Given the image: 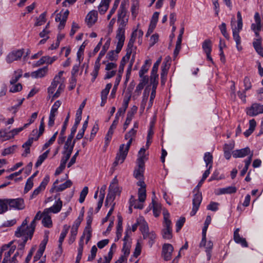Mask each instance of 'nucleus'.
<instances>
[{
	"instance_id": "f257e3e1",
	"label": "nucleus",
	"mask_w": 263,
	"mask_h": 263,
	"mask_svg": "<svg viewBox=\"0 0 263 263\" xmlns=\"http://www.w3.org/2000/svg\"><path fill=\"white\" fill-rule=\"evenodd\" d=\"M212 218L210 216L208 215L206 216L205 222L204 223V226L202 230V238L200 243V247H204L206 252L208 259L210 260L211 258V252L212 250L213 243L212 240H209L206 241V231L209 224L211 223Z\"/></svg>"
},
{
	"instance_id": "f03ea898",
	"label": "nucleus",
	"mask_w": 263,
	"mask_h": 263,
	"mask_svg": "<svg viewBox=\"0 0 263 263\" xmlns=\"http://www.w3.org/2000/svg\"><path fill=\"white\" fill-rule=\"evenodd\" d=\"M28 217H27L22 222L21 226L17 228L15 231V235L17 237H23V241L19 245L21 246V252L22 254L23 253V249L28 238L31 239L33 233L31 234L29 233L30 229H29L27 224L28 222Z\"/></svg>"
},
{
	"instance_id": "7ed1b4c3",
	"label": "nucleus",
	"mask_w": 263,
	"mask_h": 263,
	"mask_svg": "<svg viewBox=\"0 0 263 263\" xmlns=\"http://www.w3.org/2000/svg\"><path fill=\"white\" fill-rule=\"evenodd\" d=\"M163 215V229L162 231V235L163 238L170 239L172 237V222L170 219V215L168 212L164 210Z\"/></svg>"
},
{
	"instance_id": "20e7f679",
	"label": "nucleus",
	"mask_w": 263,
	"mask_h": 263,
	"mask_svg": "<svg viewBox=\"0 0 263 263\" xmlns=\"http://www.w3.org/2000/svg\"><path fill=\"white\" fill-rule=\"evenodd\" d=\"M127 140L128 141L126 145H125L124 144H121L120 146L119 152L117 154V155L116 158V160L114 163L115 165H117L119 163H122L124 162L125 159L126 158V157L129 151V148L133 140L131 139H128Z\"/></svg>"
},
{
	"instance_id": "39448f33",
	"label": "nucleus",
	"mask_w": 263,
	"mask_h": 263,
	"mask_svg": "<svg viewBox=\"0 0 263 263\" xmlns=\"http://www.w3.org/2000/svg\"><path fill=\"white\" fill-rule=\"evenodd\" d=\"M158 68V67H153L150 77V83L148 85L150 88L151 86L152 87L149 99L151 101H154L155 98L156 89L158 84V74L157 73Z\"/></svg>"
},
{
	"instance_id": "423d86ee",
	"label": "nucleus",
	"mask_w": 263,
	"mask_h": 263,
	"mask_svg": "<svg viewBox=\"0 0 263 263\" xmlns=\"http://www.w3.org/2000/svg\"><path fill=\"white\" fill-rule=\"evenodd\" d=\"M128 21V16L126 15V10L124 5L121 4L118 11V29L125 30Z\"/></svg>"
},
{
	"instance_id": "0eeeda50",
	"label": "nucleus",
	"mask_w": 263,
	"mask_h": 263,
	"mask_svg": "<svg viewBox=\"0 0 263 263\" xmlns=\"http://www.w3.org/2000/svg\"><path fill=\"white\" fill-rule=\"evenodd\" d=\"M213 156L210 152H206L204 154L203 160L205 163L206 170L204 171L202 175V178L201 181L198 183V186L200 183L202 182L208 177L210 174L211 170L213 166Z\"/></svg>"
},
{
	"instance_id": "6e6552de",
	"label": "nucleus",
	"mask_w": 263,
	"mask_h": 263,
	"mask_svg": "<svg viewBox=\"0 0 263 263\" xmlns=\"http://www.w3.org/2000/svg\"><path fill=\"white\" fill-rule=\"evenodd\" d=\"M25 52L24 49H15L11 51L6 57V60L8 64H11L17 61L22 57Z\"/></svg>"
},
{
	"instance_id": "1a4fd4ad",
	"label": "nucleus",
	"mask_w": 263,
	"mask_h": 263,
	"mask_svg": "<svg viewBox=\"0 0 263 263\" xmlns=\"http://www.w3.org/2000/svg\"><path fill=\"white\" fill-rule=\"evenodd\" d=\"M7 205H9L10 209L21 210L25 207L24 201L22 198L7 199Z\"/></svg>"
},
{
	"instance_id": "9d476101",
	"label": "nucleus",
	"mask_w": 263,
	"mask_h": 263,
	"mask_svg": "<svg viewBox=\"0 0 263 263\" xmlns=\"http://www.w3.org/2000/svg\"><path fill=\"white\" fill-rule=\"evenodd\" d=\"M246 110L247 114L249 116H256L263 113V104L253 103L250 107H247Z\"/></svg>"
},
{
	"instance_id": "9b49d317",
	"label": "nucleus",
	"mask_w": 263,
	"mask_h": 263,
	"mask_svg": "<svg viewBox=\"0 0 263 263\" xmlns=\"http://www.w3.org/2000/svg\"><path fill=\"white\" fill-rule=\"evenodd\" d=\"M125 29H118L116 32V38L118 41L117 44V51L120 52L124 45L125 39Z\"/></svg>"
},
{
	"instance_id": "f8f14e48",
	"label": "nucleus",
	"mask_w": 263,
	"mask_h": 263,
	"mask_svg": "<svg viewBox=\"0 0 263 263\" xmlns=\"http://www.w3.org/2000/svg\"><path fill=\"white\" fill-rule=\"evenodd\" d=\"M174 250L173 247L169 243H165L162 247V256L165 260H170L172 258V254Z\"/></svg>"
},
{
	"instance_id": "ddd939ff",
	"label": "nucleus",
	"mask_w": 263,
	"mask_h": 263,
	"mask_svg": "<svg viewBox=\"0 0 263 263\" xmlns=\"http://www.w3.org/2000/svg\"><path fill=\"white\" fill-rule=\"evenodd\" d=\"M137 184L140 187L138 190V200L140 202H144L146 197V184L144 181H138Z\"/></svg>"
},
{
	"instance_id": "4468645a",
	"label": "nucleus",
	"mask_w": 263,
	"mask_h": 263,
	"mask_svg": "<svg viewBox=\"0 0 263 263\" xmlns=\"http://www.w3.org/2000/svg\"><path fill=\"white\" fill-rule=\"evenodd\" d=\"M108 192L116 196L120 195L121 189L118 185V181L117 177H115L110 183L108 189Z\"/></svg>"
},
{
	"instance_id": "2eb2a0df",
	"label": "nucleus",
	"mask_w": 263,
	"mask_h": 263,
	"mask_svg": "<svg viewBox=\"0 0 263 263\" xmlns=\"http://www.w3.org/2000/svg\"><path fill=\"white\" fill-rule=\"evenodd\" d=\"M153 197L152 198V203L149 205V206H151L153 208V214L155 217H158L159 216L161 210V205L160 203H158L156 201V196L155 194V192H153Z\"/></svg>"
},
{
	"instance_id": "dca6fc26",
	"label": "nucleus",
	"mask_w": 263,
	"mask_h": 263,
	"mask_svg": "<svg viewBox=\"0 0 263 263\" xmlns=\"http://www.w3.org/2000/svg\"><path fill=\"white\" fill-rule=\"evenodd\" d=\"M97 11L92 10L87 14L85 18V21L89 27H91L97 22Z\"/></svg>"
},
{
	"instance_id": "f3484780",
	"label": "nucleus",
	"mask_w": 263,
	"mask_h": 263,
	"mask_svg": "<svg viewBox=\"0 0 263 263\" xmlns=\"http://www.w3.org/2000/svg\"><path fill=\"white\" fill-rule=\"evenodd\" d=\"M252 152L248 147H245L240 149H236L232 152V155L234 158H243L247 155H250Z\"/></svg>"
},
{
	"instance_id": "a211bd4d",
	"label": "nucleus",
	"mask_w": 263,
	"mask_h": 263,
	"mask_svg": "<svg viewBox=\"0 0 263 263\" xmlns=\"http://www.w3.org/2000/svg\"><path fill=\"white\" fill-rule=\"evenodd\" d=\"M202 49L204 52L206 54L207 60L212 62V57H211V52L212 50V42L210 40H205L202 43Z\"/></svg>"
},
{
	"instance_id": "6ab92c4d",
	"label": "nucleus",
	"mask_w": 263,
	"mask_h": 263,
	"mask_svg": "<svg viewBox=\"0 0 263 263\" xmlns=\"http://www.w3.org/2000/svg\"><path fill=\"white\" fill-rule=\"evenodd\" d=\"M62 207V201L59 199L55 202L54 204L52 206L49 208H46L44 209L45 213H58L61 211Z\"/></svg>"
},
{
	"instance_id": "aec40b11",
	"label": "nucleus",
	"mask_w": 263,
	"mask_h": 263,
	"mask_svg": "<svg viewBox=\"0 0 263 263\" xmlns=\"http://www.w3.org/2000/svg\"><path fill=\"white\" fill-rule=\"evenodd\" d=\"M144 171V164L143 162L138 163V168L134 172L135 177L139 180L138 181H143V172Z\"/></svg>"
},
{
	"instance_id": "412c9836",
	"label": "nucleus",
	"mask_w": 263,
	"mask_h": 263,
	"mask_svg": "<svg viewBox=\"0 0 263 263\" xmlns=\"http://www.w3.org/2000/svg\"><path fill=\"white\" fill-rule=\"evenodd\" d=\"M237 191V189L234 186H229L228 187L218 189L215 191V194L217 195L222 194H229L235 193Z\"/></svg>"
},
{
	"instance_id": "4be33fe9",
	"label": "nucleus",
	"mask_w": 263,
	"mask_h": 263,
	"mask_svg": "<svg viewBox=\"0 0 263 263\" xmlns=\"http://www.w3.org/2000/svg\"><path fill=\"white\" fill-rule=\"evenodd\" d=\"M239 229L237 228L234 232V240L237 243L240 244L242 247H247L248 243L245 238L241 237L239 234Z\"/></svg>"
},
{
	"instance_id": "5701e85b",
	"label": "nucleus",
	"mask_w": 263,
	"mask_h": 263,
	"mask_svg": "<svg viewBox=\"0 0 263 263\" xmlns=\"http://www.w3.org/2000/svg\"><path fill=\"white\" fill-rule=\"evenodd\" d=\"M143 35V32L141 30H135L131 35L130 39L128 43V46L129 47H133L136 38L137 37H138L139 39L142 38Z\"/></svg>"
},
{
	"instance_id": "b1692460",
	"label": "nucleus",
	"mask_w": 263,
	"mask_h": 263,
	"mask_svg": "<svg viewBox=\"0 0 263 263\" xmlns=\"http://www.w3.org/2000/svg\"><path fill=\"white\" fill-rule=\"evenodd\" d=\"M47 70V67H43L42 68H39L36 71L32 72L30 76L34 79L41 78L46 75Z\"/></svg>"
},
{
	"instance_id": "393cba45",
	"label": "nucleus",
	"mask_w": 263,
	"mask_h": 263,
	"mask_svg": "<svg viewBox=\"0 0 263 263\" xmlns=\"http://www.w3.org/2000/svg\"><path fill=\"white\" fill-rule=\"evenodd\" d=\"M57 60V57H50L49 56H44L42 57L36 63L37 66L46 64L51 65Z\"/></svg>"
},
{
	"instance_id": "a878e982",
	"label": "nucleus",
	"mask_w": 263,
	"mask_h": 263,
	"mask_svg": "<svg viewBox=\"0 0 263 263\" xmlns=\"http://www.w3.org/2000/svg\"><path fill=\"white\" fill-rule=\"evenodd\" d=\"M234 147V144L231 143L229 144H225L223 146L224 157L227 160H229L231 157L232 153L231 151Z\"/></svg>"
},
{
	"instance_id": "bb28decb",
	"label": "nucleus",
	"mask_w": 263,
	"mask_h": 263,
	"mask_svg": "<svg viewBox=\"0 0 263 263\" xmlns=\"http://www.w3.org/2000/svg\"><path fill=\"white\" fill-rule=\"evenodd\" d=\"M42 215L43 219L42 222L43 225L46 228H51L52 226V222L49 213H45V211L44 210Z\"/></svg>"
},
{
	"instance_id": "cd10ccee",
	"label": "nucleus",
	"mask_w": 263,
	"mask_h": 263,
	"mask_svg": "<svg viewBox=\"0 0 263 263\" xmlns=\"http://www.w3.org/2000/svg\"><path fill=\"white\" fill-rule=\"evenodd\" d=\"M253 45L256 51L261 56L263 57V48L261 46V38L254 39Z\"/></svg>"
},
{
	"instance_id": "c85d7f7f",
	"label": "nucleus",
	"mask_w": 263,
	"mask_h": 263,
	"mask_svg": "<svg viewBox=\"0 0 263 263\" xmlns=\"http://www.w3.org/2000/svg\"><path fill=\"white\" fill-rule=\"evenodd\" d=\"M150 89L151 88H149V86H147L144 90L142 96V100L140 106V109L143 111L145 107L146 102L149 96Z\"/></svg>"
},
{
	"instance_id": "c756f323",
	"label": "nucleus",
	"mask_w": 263,
	"mask_h": 263,
	"mask_svg": "<svg viewBox=\"0 0 263 263\" xmlns=\"http://www.w3.org/2000/svg\"><path fill=\"white\" fill-rule=\"evenodd\" d=\"M143 237L144 239L148 240V245L151 247L155 242V240L156 238V235L154 232L149 231L143 235Z\"/></svg>"
},
{
	"instance_id": "7c9ffc66",
	"label": "nucleus",
	"mask_w": 263,
	"mask_h": 263,
	"mask_svg": "<svg viewBox=\"0 0 263 263\" xmlns=\"http://www.w3.org/2000/svg\"><path fill=\"white\" fill-rule=\"evenodd\" d=\"M111 0H101L98 7V10L100 14H104L108 9Z\"/></svg>"
},
{
	"instance_id": "2f4dec72",
	"label": "nucleus",
	"mask_w": 263,
	"mask_h": 263,
	"mask_svg": "<svg viewBox=\"0 0 263 263\" xmlns=\"http://www.w3.org/2000/svg\"><path fill=\"white\" fill-rule=\"evenodd\" d=\"M233 31V37L236 44V47L238 50L241 49V46H240L241 40L240 37L239 35V32L237 31L236 28H232Z\"/></svg>"
},
{
	"instance_id": "473e14b6",
	"label": "nucleus",
	"mask_w": 263,
	"mask_h": 263,
	"mask_svg": "<svg viewBox=\"0 0 263 263\" xmlns=\"http://www.w3.org/2000/svg\"><path fill=\"white\" fill-rule=\"evenodd\" d=\"M143 202H140L137 200L133 196H131L129 199V204L130 206H133L135 209H142L143 208Z\"/></svg>"
},
{
	"instance_id": "72a5a7b5",
	"label": "nucleus",
	"mask_w": 263,
	"mask_h": 263,
	"mask_svg": "<svg viewBox=\"0 0 263 263\" xmlns=\"http://www.w3.org/2000/svg\"><path fill=\"white\" fill-rule=\"evenodd\" d=\"M69 226L65 224L63 226V230L60 234L59 240V248H61L62 243L68 232Z\"/></svg>"
},
{
	"instance_id": "f704fd0d",
	"label": "nucleus",
	"mask_w": 263,
	"mask_h": 263,
	"mask_svg": "<svg viewBox=\"0 0 263 263\" xmlns=\"http://www.w3.org/2000/svg\"><path fill=\"white\" fill-rule=\"evenodd\" d=\"M73 149H71V147L70 148H64V157L62 158L61 160V163L66 165L67 161L69 159L71 154L72 152Z\"/></svg>"
},
{
	"instance_id": "c9c22d12",
	"label": "nucleus",
	"mask_w": 263,
	"mask_h": 263,
	"mask_svg": "<svg viewBox=\"0 0 263 263\" xmlns=\"http://www.w3.org/2000/svg\"><path fill=\"white\" fill-rule=\"evenodd\" d=\"M131 12L133 17L135 18L138 13L139 1L138 0H132Z\"/></svg>"
},
{
	"instance_id": "e433bc0d",
	"label": "nucleus",
	"mask_w": 263,
	"mask_h": 263,
	"mask_svg": "<svg viewBox=\"0 0 263 263\" xmlns=\"http://www.w3.org/2000/svg\"><path fill=\"white\" fill-rule=\"evenodd\" d=\"M23 72L21 69H18L16 71H15L12 77L11 78L10 83L11 85L14 84L22 76Z\"/></svg>"
},
{
	"instance_id": "4c0bfd02",
	"label": "nucleus",
	"mask_w": 263,
	"mask_h": 263,
	"mask_svg": "<svg viewBox=\"0 0 263 263\" xmlns=\"http://www.w3.org/2000/svg\"><path fill=\"white\" fill-rule=\"evenodd\" d=\"M86 104V100H84L80 105L79 106V108L77 111V113L76 115V119L75 121H77V122H80L81 119H82V110L85 107V105Z\"/></svg>"
},
{
	"instance_id": "58836bf2",
	"label": "nucleus",
	"mask_w": 263,
	"mask_h": 263,
	"mask_svg": "<svg viewBox=\"0 0 263 263\" xmlns=\"http://www.w3.org/2000/svg\"><path fill=\"white\" fill-rule=\"evenodd\" d=\"M132 48L133 47H129L127 46L126 54L124 57H123L121 62L120 66H124L127 63V62L129 60L132 54Z\"/></svg>"
},
{
	"instance_id": "ea45409f",
	"label": "nucleus",
	"mask_w": 263,
	"mask_h": 263,
	"mask_svg": "<svg viewBox=\"0 0 263 263\" xmlns=\"http://www.w3.org/2000/svg\"><path fill=\"white\" fill-rule=\"evenodd\" d=\"M72 182L70 180H67L64 183L55 187V190L57 192H61L64 191L67 188L70 187L72 185Z\"/></svg>"
},
{
	"instance_id": "a19ab883",
	"label": "nucleus",
	"mask_w": 263,
	"mask_h": 263,
	"mask_svg": "<svg viewBox=\"0 0 263 263\" xmlns=\"http://www.w3.org/2000/svg\"><path fill=\"white\" fill-rule=\"evenodd\" d=\"M74 136V135L70 133V134L68 136L66 141L65 142L64 148L71 147V149L73 148V147H74V145L75 144V141L74 140L72 142V140Z\"/></svg>"
},
{
	"instance_id": "79ce46f5",
	"label": "nucleus",
	"mask_w": 263,
	"mask_h": 263,
	"mask_svg": "<svg viewBox=\"0 0 263 263\" xmlns=\"http://www.w3.org/2000/svg\"><path fill=\"white\" fill-rule=\"evenodd\" d=\"M24 128L25 127H24V126H23L22 127H19V128L13 129L12 130L9 131V132H7V136L8 137V140L13 138L14 137V136L16 135L20 132L22 131Z\"/></svg>"
},
{
	"instance_id": "37998d69",
	"label": "nucleus",
	"mask_w": 263,
	"mask_h": 263,
	"mask_svg": "<svg viewBox=\"0 0 263 263\" xmlns=\"http://www.w3.org/2000/svg\"><path fill=\"white\" fill-rule=\"evenodd\" d=\"M49 153V150H47L42 155H40L35 164V167H37L40 166L43 161L47 158L48 155Z\"/></svg>"
},
{
	"instance_id": "c03bdc74",
	"label": "nucleus",
	"mask_w": 263,
	"mask_h": 263,
	"mask_svg": "<svg viewBox=\"0 0 263 263\" xmlns=\"http://www.w3.org/2000/svg\"><path fill=\"white\" fill-rule=\"evenodd\" d=\"M92 230L91 227L86 226L82 236H84V238L86 237V243H87L91 237Z\"/></svg>"
},
{
	"instance_id": "a18cd8bd",
	"label": "nucleus",
	"mask_w": 263,
	"mask_h": 263,
	"mask_svg": "<svg viewBox=\"0 0 263 263\" xmlns=\"http://www.w3.org/2000/svg\"><path fill=\"white\" fill-rule=\"evenodd\" d=\"M115 197H116V195L112 194V193H110L109 192H108V193L107 195L106 198L105 205L106 206H107L109 205L112 206V204L115 203L114 202V201L115 199Z\"/></svg>"
},
{
	"instance_id": "49530a36",
	"label": "nucleus",
	"mask_w": 263,
	"mask_h": 263,
	"mask_svg": "<svg viewBox=\"0 0 263 263\" xmlns=\"http://www.w3.org/2000/svg\"><path fill=\"white\" fill-rule=\"evenodd\" d=\"M8 210V206L7 199H0V214L5 213Z\"/></svg>"
},
{
	"instance_id": "de8ad7c7",
	"label": "nucleus",
	"mask_w": 263,
	"mask_h": 263,
	"mask_svg": "<svg viewBox=\"0 0 263 263\" xmlns=\"http://www.w3.org/2000/svg\"><path fill=\"white\" fill-rule=\"evenodd\" d=\"M69 11L68 10H67L64 12L63 14L62 15V17L61 23H60L59 27H58V28L60 30H62V29L64 28L65 23H66V20L67 19L68 16L69 15Z\"/></svg>"
},
{
	"instance_id": "09e8293b",
	"label": "nucleus",
	"mask_w": 263,
	"mask_h": 263,
	"mask_svg": "<svg viewBox=\"0 0 263 263\" xmlns=\"http://www.w3.org/2000/svg\"><path fill=\"white\" fill-rule=\"evenodd\" d=\"M139 224L140 231L142 234V235L149 232L148 224L144 220H141V222L139 223Z\"/></svg>"
},
{
	"instance_id": "8fccbe9b",
	"label": "nucleus",
	"mask_w": 263,
	"mask_h": 263,
	"mask_svg": "<svg viewBox=\"0 0 263 263\" xmlns=\"http://www.w3.org/2000/svg\"><path fill=\"white\" fill-rule=\"evenodd\" d=\"M145 148L142 147L138 153V158L137 159V163L143 162L144 164V160L146 158L145 155Z\"/></svg>"
},
{
	"instance_id": "3c124183",
	"label": "nucleus",
	"mask_w": 263,
	"mask_h": 263,
	"mask_svg": "<svg viewBox=\"0 0 263 263\" xmlns=\"http://www.w3.org/2000/svg\"><path fill=\"white\" fill-rule=\"evenodd\" d=\"M64 72L63 71H60L57 75L55 76L53 80V82H56L57 84H64V79L62 77Z\"/></svg>"
},
{
	"instance_id": "603ef678",
	"label": "nucleus",
	"mask_w": 263,
	"mask_h": 263,
	"mask_svg": "<svg viewBox=\"0 0 263 263\" xmlns=\"http://www.w3.org/2000/svg\"><path fill=\"white\" fill-rule=\"evenodd\" d=\"M88 193V188L87 186H85L80 193V198L79 201L80 203H82L85 199Z\"/></svg>"
},
{
	"instance_id": "864d4df0",
	"label": "nucleus",
	"mask_w": 263,
	"mask_h": 263,
	"mask_svg": "<svg viewBox=\"0 0 263 263\" xmlns=\"http://www.w3.org/2000/svg\"><path fill=\"white\" fill-rule=\"evenodd\" d=\"M119 52H117L116 48L115 51L111 50L109 51L107 54V58L109 60H110L111 62H113L117 59L118 54Z\"/></svg>"
},
{
	"instance_id": "5fc2aeb1",
	"label": "nucleus",
	"mask_w": 263,
	"mask_h": 263,
	"mask_svg": "<svg viewBox=\"0 0 263 263\" xmlns=\"http://www.w3.org/2000/svg\"><path fill=\"white\" fill-rule=\"evenodd\" d=\"M77 233L78 230H77V229H74L73 227H72L70 231V236L68 240L69 244L72 243L75 241Z\"/></svg>"
},
{
	"instance_id": "6e6d98bb",
	"label": "nucleus",
	"mask_w": 263,
	"mask_h": 263,
	"mask_svg": "<svg viewBox=\"0 0 263 263\" xmlns=\"http://www.w3.org/2000/svg\"><path fill=\"white\" fill-rule=\"evenodd\" d=\"M46 13L45 12L42 13L37 19L35 26H41L44 23H45L46 22Z\"/></svg>"
},
{
	"instance_id": "4d7b16f0",
	"label": "nucleus",
	"mask_w": 263,
	"mask_h": 263,
	"mask_svg": "<svg viewBox=\"0 0 263 263\" xmlns=\"http://www.w3.org/2000/svg\"><path fill=\"white\" fill-rule=\"evenodd\" d=\"M185 221V218L184 217H181L176 221V232H178L181 230V229L182 228V226H183Z\"/></svg>"
},
{
	"instance_id": "13d9d810",
	"label": "nucleus",
	"mask_w": 263,
	"mask_h": 263,
	"mask_svg": "<svg viewBox=\"0 0 263 263\" xmlns=\"http://www.w3.org/2000/svg\"><path fill=\"white\" fill-rule=\"evenodd\" d=\"M114 67H106V70L107 71L105 76L106 79H110L116 73V70L113 69Z\"/></svg>"
},
{
	"instance_id": "bf43d9fd",
	"label": "nucleus",
	"mask_w": 263,
	"mask_h": 263,
	"mask_svg": "<svg viewBox=\"0 0 263 263\" xmlns=\"http://www.w3.org/2000/svg\"><path fill=\"white\" fill-rule=\"evenodd\" d=\"M57 112L50 110V115L49 117V121L48 125L49 127H52L54 123L55 117Z\"/></svg>"
},
{
	"instance_id": "052dcab7",
	"label": "nucleus",
	"mask_w": 263,
	"mask_h": 263,
	"mask_svg": "<svg viewBox=\"0 0 263 263\" xmlns=\"http://www.w3.org/2000/svg\"><path fill=\"white\" fill-rule=\"evenodd\" d=\"M98 251V249L96 246H93L90 251V254L88 257V261L93 260L96 256V254Z\"/></svg>"
},
{
	"instance_id": "680f3d73",
	"label": "nucleus",
	"mask_w": 263,
	"mask_h": 263,
	"mask_svg": "<svg viewBox=\"0 0 263 263\" xmlns=\"http://www.w3.org/2000/svg\"><path fill=\"white\" fill-rule=\"evenodd\" d=\"M195 196L194 198L193 199V209L191 211L190 215L191 216H194L196 214L197 211V198L196 197L197 194L195 193L194 194Z\"/></svg>"
},
{
	"instance_id": "e2e57ef3",
	"label": "nucleus",
	"mask_w": 263,
	"mask_h": 263,
	"mask_svg": "<svg viewBox=\"0 0 263 263\" xmlns=\"http://www.w3.org/2000/svg\"><path fill=\"white\" fill-rule=\"evenodd\" d=\"M16 147V145H12L8 148L4 149L2 153L4 156L12 154L14 152Z\"/></svg>"
},
{
	"instance_id": "0e129e2a",
	"label": "nucleus",
	"mask_w": 263,
	"mask_h": 263,
	"mask_svg": "<svg viewBox=\"0 0 263 263\" xmlns=\"http://www.w3.org/2000/svg\"><path fill=\"white\" fill-rule=\"evenodd\" d=\"M137 134V130L135 129H131L128 133L125 135V139L127 140L128 139H134Z\"/></svg>"
},
{
	"instance_id": "69168bd1",
	"label": "nucleus",
	"mask_w": 263,
	"mask_h": 263,
	"mask_svg": "<svg viewBox=\"0 0 263 263\" xmlns=\"http://www.w3.org/2000/svg\"><path fill=\"white\" fill-rule=\"evenodd\" d=\"M219 203L215 202H211L207 206V209L212 211H216L218 209Z\"/></svg>"
},
{
	"instance_id": "338daca9",
	"label": "nucleus",
	"mask_w": 263,
	"mask_h": 263,
	"mask_svg": "<svg viewBox=\"0 0 263 263\" xmlns=\"http://www.w3.org/2000/svg\"><path fill=\"white\" fill-rule=\"evenodd\" d=\"M33 185V180L31 179V178H28L26 181L25 187L24 189L25 193H27L31 189Z\"/></svg>"
},
{
	"instance_id": "774afa93",
	"label": "nucleus",
	"mask_w": 263,
	"mask_h": 263,
	"mask_svg": "<svg viewBox=\"0 0 263 263\" xmlns=\"http://www.w3.org/2000/svg\"><path fill=\"white\" fill-rule=\"evenodd\" d=\"M22 89V85L21 83H17L16 84H15L13 85L10 88V92H16L21 91Z\"/></svg>"
}]
</instances>
